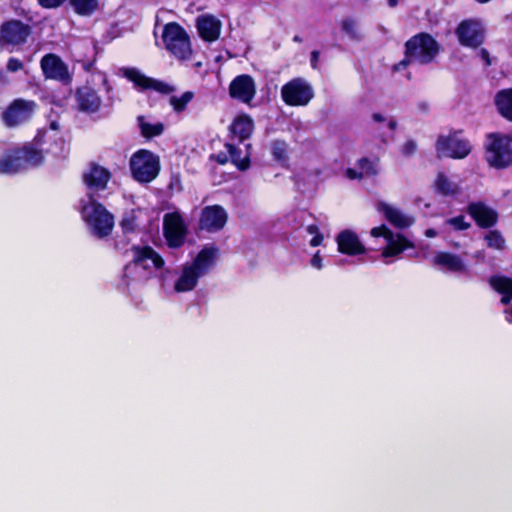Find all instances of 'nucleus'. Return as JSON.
Returning <instances> with one entry per match:
<instances>
[{"instance_id":"f257e3e1","label":"nucleus","mask_w":512,"mask_h":512,"mask_svg":"<svg viewBox=\"0 0 512 512\" xmlns=\"http://www.w3.org/2000/svg\"><path fill=\"white\" fill-rule=\"evenodd\" d=\"M25 169L40 165L47 154L55 159H64L69 152L68 145L59 131L57 121L38 130L32 142L18 149Z\"/></svg>"},{"instance_id":"f03ea898","label":"nucleus","mask_w":512,"mask_h":512,"mask_svg":"<svg viewBox=\"0 0 512 512\" xmlns=\"http://www.w3.org/2000/svg\"><path fill=\"white\" fill-rule=\"evenodd\" d=\"M218 249L213 245H207L201 249L193 260L185 262L175 272L173 292L187 293L193 291L199 279L207 275L216 265Z\"/></svg>"},{"instance_id":"7ed1b4c3","label":"nucleus","mask_w":512,"mask_h":512,"mask_svg":"<svg viewBox=\"0 0 512 512\" xmlns=\"http://www.w3.org/2000/svg\"><path fill=\"white\" fill-rule=\"evenodd\" d=\"M80 213L89 232L93 236L101 239L107 237L112 232L114 227L113 215L92 197L81 201Z\"/></svg>"},{"instance_id":"20e7f679","label":"nucleus","mask_w":512,"mask_h":512,"mask_svg":"<svg viewBox=\"0 0 512 512\" xmlns=\"http://www.w3.org/2000/svg\"><path fill=\"white\" fill-rule=\"evenodd\" d=\"M133 260L124 269V276L132 281H144L164 265L162 257L148 246H135Z\"/></svg>"},{"instance_id":"39448f33","label":"nucleus","mask_w":512,"mask_h":512,"mask_svg":"<svg viewBox=\"0 0 512 512\" xmlns=\"http://www.w3.org/2000/svg\"><path fill=\"white\" fill-rule=\"evenodd\" d=\"M485 158L490 166L504 168L512 164V137L491 133L485 141Z\"/></svg>"},{"instance_id":"423d86ee","label":"nucleus","mask_w":512,"mask_h":512,"mask_svg":"<svg viewBox=\"0 0 512 512\" xmlns=\"http://www.w3.org/2000/svg\"><path fill=\"white\" fill-rule=\"evenodd\" d=\"M162 41L165 49L179 60L189 59L192 54L187 32L177 23L171 22L163 27Z\"/></svg>"},{"instance_id":"0eeeda50","label":"nucleus","mask_w":512,"mask_h":512,"mask_svg":"<svg viewBox=\"0 0 512 512\" xmlns=\"http://www.w3.org/2000/svg\"><path fill=\"white\" fill-rule=\"evenodd\" d=\"M130 170L136 181L149 183L160 171L159 157L148 150H138L130 158Z\"/></svg>"},{"instance_id":"6e6552de","label":"nucleus","mask_w":512,"mask_h":512,"mask_svg":"<svg viewBox=\"0 0 512 512\" xmlns=\"http://www.w3.org/2000/svg\"><path fill=\"white\" fill-rule=\"evenodd\" d=\"M437 53L438 45L428 34H418L406 43V58L409 62L428 63Z\"/></svg>"},{"instance_id":"1a4fd4ad","label":"nucleus","mask_w":512,"mask_h":512,"mask_svg":"<svg viewBox=\"0 0 512 512\" xmlns=\"http://www.w3.org/2000/svg\"><path fill=\"white\" fill-rule=\"evenodd\" d=\"M314 97L312 85L304 78H293L281 88V98L288 106H306Z\"/></svg>"},{"instance_id":"9d476101","label":"nucleus","mask_w":512,"mask_h":512,"mask_svg":"<svg viewBox=\"0 0 512 512\" xmlns=\"http://www.w3.org/2000/svg\"><path fill=\"white\" fill-rule=\"evenodd\" d=\"M374 238L382 237L385 246L382 249L383 258H392L401 254L403 251L413 248V244L402 234L393 233L386 225L374 227L370 231Z\"/></svg>"},{"instance_id":"9b49d317","label":"nucleus","mask_w":512,"mask_h":512,"mask_svg":"<svg viewBox=\"0 0 512 512\" xmlns=\"http://www.w3.org/2000/svg\"><path fill=\"white\" fill-rule=\"evenodd\" d=\"M436 150L440 157L462 159L470 153L471 145L468 140L462 138L458 133H452L438 138Z\"/></svg>"},{"instance_id":"f8f14e48","label":"nucleus","mask_w":512,"mask_h":512,"mask_svg":"<svg viewBox=\"0 0 512 512\" xmlns=\"http://www.w3.org/2000/svg\"><path fill=\"white\" fill-rule=\"evenodd\" d=\"M163 231L168 246L178 248L184 244L188 230L182 215L171 212L164 216Z\"/></svg>"},{"instance_id":"ddd939ff","label":"nucleus","mask_w":512,"mask_h":512,"mask_svg":"<svg viewBox=\"0 0 512 512\" xmlns=\"http://www.w3.org/2000/svg\"><path fill=\"white\" fill-rule=\"evenodd\" d=\"M30 32V27L21 21H7L0 28V45L2 47L21 45L27 40Z\"/></svg>"},{"instance_id":"4468645a","label":"nucleus","mask_w":512,"mask_h":512,"mask_svg":"<svg viewBox=\"0 0 512 512\" xmlns=\"http://www.w3.org/2000/svg\"><path fill=\"white\" fill-rule=\"evenodd\" d=\"M123 75L131 82L135 88L144 90H154L161 94H171L175 88L169 83L159 81L144 75L140 70L135 68H126L123 70Z\"/></svg>"},{"instance_id":"2eb2a0df","label":"nucleus","mask_w":512,"mask_h":512,"mask_svg":"<svg viewBox=\"0 0 512 512\" xmlns=\"http://www.w3.org/2000/svg\"><path fill=\"white\" fill-rule=\"evenodd\" d=\"M431 264L443 272L453 274H465L468 272L466 261L460 255L450 252H436L431 258Z\"/></svg>"},{"instance_id":"dca6fc26","label":"nucleus","mask_w":512,"mask_h":512,"mask_svg":"<svg viewBox=\"0 0 512 512\" xmlns=\"http://www.w3.org/2000/svg\"><path fill=\"white\" fill-rule=\"evenodd\" d=\"M228 219L227 212L220 205L206 206L202 209L199 218V227L207 232L221 230Z\"/></svg>"},{"instance_id":"f3484780","label":"nucleus","mask_w":512,"mask_h":512,"mask_svg":"<svg viewBox=\"0 0 512 512\" xmlns=\"http://www.w3.org/2000/svg\"><path fill=\"white\" fill-rule=\"evenodd\" d=\"M459 42L467 47H477L484 40V27L477 20H465L456 30Z\"/></svg>"},{"instance_id":"a211bd4d","label":"nucleus","mask_w":512,"mask_h":512,"mask_svg":"<svg viewBox=\"0 0 512 512\" xmlns=\"http://www.w3.org/2000/svg\"><path fill=\"white\" fill-rule=\"evenodd\" d=\"M34 108V102L17 99L4 111L3 121L7 126H17L32 116Z\"/></svg>"},{"instance_id":"6ab92c4d","label":"nucleus","mask_w":512,"mask_h":512,"mask_svg":"<svg viewBox=\"0 0 512 512\" xmlns=\"http://www.w3.org/2000/svg\"><path fill=\"white\" fill-rule=\"evenodd\" d=\"M229 93L232 98L249 104L256 94V87L253 78L246 74L237 76L230 83Z\"/></svg>"},{"instance_id":"aec40b11","label":"nucleus","mask_w":512,"mask_h":512,"mask_svg":"<svg viewBox=\"0 0 512 512\" xmlns=\"http://www.w3.org/2000/svg\"><path fill=\"white\" fill-rule=\"evenodd\" d=\"M376 210L380 214H382L384 218L396 228H408L415 221L413 216L403 212L398 207L384 201L377 202Z\"/></svg>"},{"instance_id":"412c9836","label":"nucleus","mask_w":512,"mask_h":512,"mask_svg":"<svg viewBox=\"0 0 512 512\" xmlns=\"http://www.w3.org/2000/svg\"><path fill=\"white\" fill-rule=\"evenodd\" d=\"M336 242L338 251L342 254L357 256L366 253L365 245L359 239L357 233L352 230L341 231L336 237Z\"/></svg>"},{"instance_id":"4be33fe9","label":"nucleus","mask_w":512,"mask_h":512,"mask_svg":"<svg viewBox=\"0 0 512 512\" xmlns=\"http://www.w3.org/2000/svg\"><path fill=\"white\" fill-rule=\"evenodd\" d=\"M76 103L80 111L95 113L101 106V98L93 88L84 86L76 92Z\"/></svg>"},{"instance_id":"5701e85b","label":"nucleus","mask_w":512,"mask_h":512,"mask_svg":"<svg viewBox=\"0 0 512 512\" xmlns=\"http://www.w3.org/2000/svg\"><path fill=\"white\" fill-rule=\"evenodd\" d=\"M196 26L203 40L213 42L219 38L222 25L215 16L202 15L198 17Z\"/></svg>"},{"instance_id":"b1692460","label":"nucleus","mask_w":512,"mask_h":512,"mask_svg":"<svg viewBox=\"0 0 512 512\" xmlns=\"http://www.w3.org/2000/svg\"><path fill=\"white\" fill-rule=\"evenodd\" d=\"M110 177L111 174L106 168L95 164L91 165L83 176L87 187L94 191L105 189Z\"/></svg>"},{"instance_id":"393cba45","label":"nucleus","mask_w":512,"mask_h":512,"mask_svg":"<svg viewBox=\"0 0 512 512\" xmlns=\"http://www.w3.org/2000/svg\"><path fill=\"white\" fill-rule=\"evenodd\" d=\"M41 68L48 78L65 80L68 78V70L62 60L54 55L47 54L41 60Z\"/></svg>"},{"instance_id":"a878e982","label":"nucleus","mask_w":512,"mask_h":512,"mask_svg":"<svg viewBox=\"0 0 512 512\" xmlns=\"http://www.w3.org/2000/svg\"><path fill=\"white\" fill-rule=\"evenodd\" d=\"M254 130L252 118L246 114H240L234 118L230 125V133L234 139L243 142L248 139Z\"/></svg>"},{"instance_id":"bb28decb","label":"nucleus","mask_w":512,"mask_h":512,"mask_svg":"<svg viewBox=\"0 0 512 512\" xmlns=\"http://www.w3.org/2000/svg\"><path fill=\"white\" fill-rule=\"evenodd\" d=\"M469 213L473 219L483 227L492 226L497 219L494 210L490 209L482 203H473L469 206Z\"/></svg>"},{"instance_id":"cd10ccee","label":"nucleus","mask_w":512,"mask_h":512,"mask_svg":"<svg viewBox=\"0 0 512 512\" xmlns=\"http://www.w3.org/2000/svg\"><path fill=\"white\" fill-rule=\"evenodd\" d=\"M22 157L18 149L8 151L0 158V173L15 174L24 170Z\"/></svg>"},{"instance_id":"c85d7f7f","label":"nucleus","mask_w":512,"mask_h":512,"mask_svg":"<svg viewBox=\"0 0 512 512\" xmlns=\"http://www.w3.org/2000/svg\"><path fill=\"white\" fill-rule=\"evenodd\" d=\"M434 187L437 193L444 196H455L461 191L458 181L442 172L437 175Z\"/></svg>"},{"instance_id":"c756f323","label":"nucleus","mask_w":512,"mask_h":512,"mask_svg":"<svg viewBox=\"0 0 512 512\" xmlns=\"http://www.w3.org/2000/svg\"><path fill=\"white\" fill-rule=\"evenodd\" d=\"M250 145L244 144L243 147L233 144H226V149L231 157V161L240 169L245 170L250 164Z\"/></svg>"},{"instance_id":"7c9ffc66","label":"nucleus","mask_w":512,"mask_h":512,"mask_svg":"<svg viewBox=\"0 0 512 512\" xmlns=\"http://www.w3.org/2000/svg\"><path fill=\"white\" fill-rule=\"evenodd\" d=\"M377 172V163L363 158L358 161L357 167L346 169L345 176L351 180H354L364 176L375 175Z\"/></svg>"},{"instance_id":"2f4dec72","label":"nucleus","mask_w":512,"mask_h":512,"mask_svg":"<svg viewBox=\"0 0 512 512\" xmlns=\"http://www.w3.org/2000/svg\"><path fill=\"white\" fill-rule=\"evenodd\" d=\"M490 285L498 293L502 294L501 303L507 305L512 300V279L506 276L497 275L489 280Z\"/></svg>"},{"instance_id":"473e14b6","label":"nucleus","mask_w":512,"mask_h":512,"mask_svg":"<svg viewBox=\"0 0 512 512\" xmlns=\"http://www.w3.org/2000/svg\"><path fill=\"white\" fill-rule=\"evenodd\" d=\"M495 105L502 117L512 121V89H503L495 96Z\"/></svg>"},{"instance_id":"72a5a7b5","label":"nucleus","mask_w":512,"mask_h":512,"mask_svg":"<svg viewBox=\"0 0 512 512\" xmlns=\"http://www.w3.org/2000/svg\"><path fill=\"white\" fill-rule=\"evenodd\" d=\"M137 121L141 134L145 138L156 137L164 132V125L160 121H156L146 116H139Z\"/></svg>"},{"instance_id":"f704fd0d","label":"nucleus","mask_w":512,"mask_h":512,"mask_svg":"<svg viewBox=\"0 0 512 512\" xmlns=\"http://www.w3.org/2000/svg\"><path fill=\"white\" fill-rule=\"evenodd\" d=\"M193 98L194 93L191 91H186L179 96L172 95L169 98V104L176 114H181L187 109L188 104L192 101Z\"/></svg>"},{"instance_id":"c9c22d12","label":"nucleus","mask_w":512,"mask_h":512,"mask_svg":"<svg viewBox=\"0 0 512 512\" xmlns=\"http://www.w3.org/2000/svg\"><path fill=\"white\" fill-rule=\"evenodd\" d=\"M75 12L87 16L94 13L99 6V0H70Z\"/></svg>"},{"instance_id":"e433bc0d","label":"nucleus","mask_w":512,"mask_h":512,"mask_svg":"<svg viewBox=\"0 0 512 512\" xmlns=\"http://www.w3.org/2000/svg\"><path fill=\"white\" fill-rule=\"evenodd\" d=\"M141 215V210H131L130 212L126 213L121 221L123 230L126 232L134 231L141 222Z\"/></svg>"},{"instance_id":"4c0bfd02","label":"nucleus","mask_w":512,"mask_h":512,"mask_svg":"<svg viewBox=\"0 0 512 512\" xmlns=\"http://www.w3.org/2000/svg\"><path fill=\"white\" fill-rule=\"evenodd\" d=\"M372 120L375 123L380 124V126L378 127L379 129L387 128L389 130V132H390L388 137L389 138L392 137V133L396 129V126H397V122L394 119V117L385 116V115H383L381 113H373L372 114Z\"/></svg>"},{"instance_id":"58836bf2","label":"nucleus","mask_w":512,"mask_h":512,"mask_svg":"<svg viewBox=\"0 0 512 512\" xmlns=\"http://www.w3.org/2000/svg\"><path fill=\"white\" fill-rule=\"evenodd\" d=\"M340 27L343 33L351 39H360L361 33L357 22L354 19L346 18L340 23Z\"/></svg>"},{"instance_id":"ea45409f","label":"nucleus","mask_w":512,"mask_h":512,"mask_svg":"<svg viewBox=\"0 0 512 512\" xmlns=\"http://www.w3.org/2000/svg\"><path fill=\"white\" fill-rule=\"evenodd\" d=\"M469 226L470 224L465 221L464 216H456L445 221L443 225V232H447L449 229L454 231H462L468 229Z\"/></svg>"},{"instance_id":"a19ab883","label":"nucleus","mask_w":512,"mask_h":512,"mask_svg":"<svg viewBox=\"0 0 512 512\" xmlns=\"http://www.w3.org/2000/svg\"><path fill=\"white\" fill-rule=\"evenodd\" d=\"M288 146L285 142L275 141L271 146V153L274 159L278 162L284 163L287 159Z\"/></svg>"},{"instance_id":"79ce46f5","label":"nucleus","mask_w":512,"mask_h":512,"mask_svg":"<svg viewBox=\"0 0 512 512\" xmlns=\"http://www.w3.org/2000/svg\"><path fill=\"white\" fill-rule=\"evenodd\" d=\"M485 240L487 245L491 248L501 250L504 248L505 240L502 235L497 231H490L486 234Z\"/></svg>"},{"instance_id":"37998d69","label":"nucleus","mask_w":512,"mask_h":512,"mask_svg":"<svg viewBox=\"0 0 512 512\" xmlns=\"http://www.w3.org/2000/svg\"><path fill=\"white\" fill-rule=\"evenodd\" d=\"M306 231H307L308 234L312 235V238L309 241V244L312 247L319 246L322 243L323 236L319 232V229H318V227L316 225H309V226H307Z\"/></svg>"},{"instance_id":"c03bdc74","label":"nucleus","mask_w":512,"mask_h":512,"mask_svg":"<svg viewBox=\"0 0 512 512\" xmlns=\"http://www.w3.org/2000/svg\"><path fill=\"white\" fill-rule=\"evenodd\" d=\"M6 68L9 72H17L23 69V63L19 59L12 57L9 58Z\"/></svg>"},{"instance_id":"a18cd8bd","label":"nucleus","mask_w":512,"mask_h":512,"mask_svg":"<svg viewBox=\"0 0 512 512\" xmlns=\"http://www.w3.org/2000/svg\"><path fill=\"white\" fill-rule=\"evenodd\" d=\"M416 143L412 140L406 141L401 147V154L404 156H410L416 151Z\"/></svg>"},{"instance_id":"49530a36","label":"nucleus","mask_w":512,"mask_h":512,"mask_svg":"<svg viewBox=\"0 0 512 512\" xmlns=\"http://www.w3.org/2000/svg\"><path fill=\"white\" fill-rule=\"evenodd\" d=\"M310 264L313 268L320 270L323 267L322 257L319 252L315 253L310 260Z\"/></svg>"},{"instance_id":"de8ad7c7","label":"nucleus","mask_w":512,"mask_h":512,"mask_svg":"<svg viewBox=\"0 0 512 512\" xmlns=\"http://www.w3.org/2000/svg\"><path fill=\"white\" fill-rule=\"evenodd\" d=\"M480 56H481L482 60L485 62L486 65H490L491 64L489 53L485 49H482L480 51Z\"/></svg>"},{"instance_id":"09e8293b","label":"nucleus","mask_w":512,"mask_h":512,"mask_svg":"<svg viewBox=\"0 0 512 512\" xmlns=\"http://www.w3.org/2000/svg\"><path fill=\"white\" fill-rule=\"evenodd\" d=\"M425 235L429 238H433L438 235V232L435 229L430 228L425 231Z\"/></svg>"},{"instance_id":"8fccbe9b","label":"nucleus","mask_w":512,"mask_h":512,"mask_svg":"<svg viewBox=\"0 0 512 512\" xmlns=\"http://www.w3.org/2000/svg\"><path fill=\"white\" fill-rule=\"evenodd\" d=\"M505 315H506V320L510 323H512V306H509L506 310H505Z\"/></svg>"},{"instance_id":"3c124183","label":"nucleus","mask_w":512,"mask_h":512,"mask_svg":"<svg viewBox=\"0 0 512 512\" xmlns=\"http://www.w3.org/2000/svg\"><path fill=\"white\" fill-rule=\"evenodd\" d=\"M398 4V0H388V5L390 7H395Z\"/></svg>"},{"instance_id":"603ef678","label":"nucleus","mask_w":512,"mask_h":512,"mask_svg":"<svg viewBox=\"0 0 512 512\" xmlns=\"http://www.w3.org/2000/svg\"><path fill=\"white\" fill-rule=\"evenodd\" d=\"M405 65H406V60H404V61L400 62L398 65H396V66H395V69H396V70H399L401 66H403V67H404Z\"/></svg>"},{"instance_id":"864d4df0","label":"nucleus","mask_w":512,"mask_h":512,"mask_svg":"<svg viewBox=\"0 0 512 512\" xmlns=\"http://www.w3.org/2000/svg\"><path fill=\"white\" fill-rule=\"evenodd\" d=\"M218 158V161L223 164L226 162V157H221L220 155L217 157Z\"/></svg>"}]
</instances>
